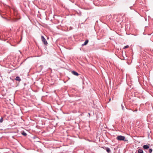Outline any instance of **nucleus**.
I'll list each match as a JSON object with an SVG mask.
<instances>
[{
  "label": "nucleus",
  "mask_w": 153,
  "mask_h": 153,
  "mask_svg": "<svg viewBox=\"0 0 153 153\" xmlns=\"http://www.w3.org/2000/svg\"><path fill=\"white\" fill-rule=\"evenodd\" d=\"M116 139L117 140L120 141L123 140L124 141H128V140L126 139H125V136L122 135H120L117 136V137Z\"/></svg>",
  "instance_id": "nucleus-1"
},
{
  "label": "nucleus",
  "mask_w": 153,
  "mask_h": 153,
  "mask_svg": "<svg viewBox=\"0 0 153 153\" xmlns=\"http://www.w3.org/2000/svg\"><path fill=\"white\" fill-rule=\"evenodd\" d=\"M41 38L42 42L45 45H47L48 44V42L44 38L43 36H41Z\"/></svg>",
  "instance_id": "nucleus-2"
},
{
  "label": "nucleus",
  "mask_w": 153,
  "mask_h": 153,
  "mask_svg": "<svg viewBox=\"0 0 153 153\" xmlns=\"http://www.w3.org/2000/svg\"><path fill=\"white\" fill-rule=\"evenodd\" d=\"M102 148L105 149H106V151L108 153H110L111 152V151L109 148L108 147H105V149L104 148V147H102Z\"/></svg>",
  "instance_id": "nucleus-3"
},
{
  "label": "nucleus",
  "mask_w": 153,
  "mask_h": 153,
  "mask_svg": "<svg viewBox=\"0 0 153 153\" xmlns=\"http://www.w3.org/2000/svg\"><path fill=\"white\" fill-rule=\"evenodd\" d=\"M71 73L73 75H75L76 76H78L79 75L77 72L75 71H72Z\"/></svg>",
  "instance_id": "nucleus-4"
},
{
  "label": "nucleus",
  "mask_w": 153,
  "mask_h": 153,
  "mask_svg": "<svg viewBox=\"0 0 153 153\" xmlns=\"http://www.w3.org/2000/svg\"><path fill=\"white\" fill-rule=\"evenodd\" d=\"M149 146L147 145H144L143 146V148L145 149H148L149 148Z\"/></svg>",
  "instance_id": "nucleus-5"
},
{
  "label": "nucleus",
  "mask_w": 153,
  "mask_h": 153,
  "mask_svg": "<svg viewBox=\"0 0 153 153\" xmlns=\"http://www.w3.org/2000/svg\"><path fill=\"white\" fill-rule=\"evenodd\" d=\"M15 80L19 82H20L21 80V79H20V77L18 76L16 77L15 78Z\"/></svg>",
  "instance_id": "nucleus-6"
},
{
  "label": "nucleus",
  "mask_w": 153,
  "mask_h": 153,
  "mask_svg": "<svg viewBox=\"0 0 153 153\" xmlns=\"http://www.w3.org/2000/svg\"><path fill=\"white\" fill-rule=\"evenodd\" d=\"M88 40H85V42H84V43L82 44V46H83L86 45H87V43H88Z\"/></svg>",
  "instance_id": "nucleus-7"
},
{
  "label": "nucleus",
  "mask_w": 153,
  "mask_h": 153,
  "mask_svg": "<svg viewBox=\"0 0 153 153\" xmlns=\"http://www.w3.org/2000/svg\"><path fill=\"white\" fill-rule=\"evenodd\" d=\"M138 153H143V151L142 149H139L138 150Z\"/></svg>",
  "instance_id": "nucleus-8"
},
{
  "label": "nucleus",
  "mask_w": 153,
  "mask_h": 153,
  "mask_svg": "<svg viewBox=\"0 0 153 153\" xmlns=\"http://www.w3.org/2000/svg\"><path fill=\"white\" fill-rule=\"evenodd\" d=\"M22 134L25 136L27 135V134L24 131H22Z\"/></svg>",
  "instance_id": "nucleus-9"
},
{
  "label": "nucleus",
  "mask_w": 153,
  "mask_h": 153,
  "mask_svg": "<svg viewBox=\"0 0 153 153\" xmlns=\"http://www.w3.org/2000/svg\"><path fill=\"white\" fill-rule=\"evenodd\" d=\"M128 47H129V46L128 45H127L125 46L123 48V49H126V48H128Z\"/></svg>",
  "instance_id": "nucleus-10"
},
{
  "label": "nucleus",
  "mask_w": 153,
  "mask_h": 153,
  "mask_svg": "<svg viewBox=\"0 0 153 153\" xmlns=\"http://www.w3.org/2000/svg\"><path fill=\"white\" fill-rule=\"evenodd\" d=\"M152 151V149H149V153H151Z\"/></svg>",
  "instance_id": "nucleus-11"
},
{
  "label": "nucleus",
  "mask_w": 153,
  "mask_h": 153,
  "mask_svg": "<svg viewBox=\"0 0 153 153\" xmlns=\"http://www.w3.org/2000/svg\"><path fill=\"white\" fill-rule=\"evenodd\" d=\"M3 121V118L1 117L0 119V123H2Z\"/></svg>",
  "instance_id": "nucleus-12"
},
{
  "label": "nucleus",
  "mask_w": 153,
  "mask_h": 153,
  "mask_svg": "<svg viewBox=\"0 0 153 153\" xmlns=\"http://www.w3.org/2000/svg\"><path fill=\"white\" fill-rule=\"evenodd\" d=\"M121 107H122V109L123 110H124V106H123V104H121Z\"/></svg>",
  "instance_id": "nucleus-13"
},
{
  "label": "nucleus",
  "mask_w": 153,
  "mask_h": 153,
  "mask_svg": "<svg viewBox=\"0 0 153 153\" xmlns=\"http://www.w3.org/2000/svg\"><path fill=\"white\" fill-rule=\"evenodd\" d=\"M1 17L2 18H3V19H6V18H5V17H3V16H2L1 15Z\"/></svg>",
  "instance_id": "nucleus-14"
},
{
  "label": "nucleus",
  "mask_w": 153,
  "mask_h": 153,
  "mask_svg": "<svg viewBox=\"0 0 153 153\" xmlns=\"http://www.w3.org/2000/svg\"><path fill=\"white\" fill-rule=\"evenodd\" d=\"M132 6H130V8L131 9H132Z\"/></svg>",
  "instance_id": "nucleus-15"
},
{
  "label": "nucleus",
  "mask_w": 153,
  "mask_h": 153,
  "mask_svg": "<svg viewBox=\"0 0 153 153\" xmlns=\"http://www.w3.org/2000/svg\"><path fill=\"white\" fill-rule=\"evenodd\" d=\"M88 114H89V115L90 116V114L89 113Z\"/></svg>",
  "instance_id": "nucleus-16"
},
{
  "label": "nucleus",
  "mask_w": 153,
  "mask_h": 153,
  "mask_svg": "<svg viewBox=\"0 0 153 153\" xmlns=\"http://www.w3.org/2000/svg\"><path fill=\"white\" fill-rule=\"evenodd\" d=\"M111 100V98H110V99H109V101H110Z\"/></svg>",
  "instance_id": "nucleus-17"
},
{
  "label": "nucleus",
  "mask_w": 153,
  "mask_h": 153,
  "mask_svg": "<svg viewBox=\"0 0 153 153\" xmlns=\"http://www.w3.org/2000/svg\"><path fill=\"white\" fill-rule=\"evenodd\" d=\"M135 153H138L137 152H136Z\"/></svg>",
  "instance_id": "nucleus-18"
},
{
  "label": "nucleus",
  "mask_w": 153,
  "mask_h": 153,
  "mask_svg": "<svg viewBox=\"0 0 153 153\" xmlns=\"http://www.w3.org/2000/svg\"><path fill=\"white\" fill-rule=\"evenodd\" d=\"M146 153H148V152H146Z\"/></svg>",
  "instance_id": "nucleus-19"
},
{
  "label": "nucleus",
  "mask_w": 153,
  "mask_h": 153,
  "mask_svg": "<svg viewBox=\"0 0 153 153\" xmlns=\"http://www.w3.org/2000/svg\"><path fill=\"white\" fill-rule=\"evenodd\" d=\"M132 153H133L132 152Z\"/></svg>",
  "instance_id": "nucleus-20"
}]
</instances>
